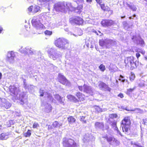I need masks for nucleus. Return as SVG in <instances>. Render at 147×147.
<instances>
[{
  "instance_id": "f257e3e1",
  "label": "nucleus",
  "mask_w": 147,
  "mask_h": 147,
  "mask_svg": "<svg viewBox=\"0 0 147 147\" xmlns=\"http://www.w3.org/2000/svg\"><path fill=\"white\" fill-rule=\"evenodd\" d=\"M55 46L61 49H65L69 46V41L62 37L59 38L55 40L54 42Z\"/></svg>"
},
{
  "instance_id": "f03ea898",
  "label": "nucleus",
  "mask_w": 147,
  "mask_h": 147,
  "mask_svg": "<svg viewBox=\"0 0 147 147\" xmlns=\"http://www.w3.org/2000/svg\"><path fill=\"white\" fill-rule=\"evenodd\" d=\"M75 96L71 94L67 96V98L71 101L76 103L79 102L83 101L86 99V96L84 94L79 92H76Z\"/></svg>"
},
{
  "instance_id": "7ed1b4c3",
  "label": "nucleus",
  "mask_w": 147,
  "mask_h": 147,
  "mask_svg": "<svg viewBox=\"0 0 147 147\" xmlns=\"http://www.w3.org/2000/svg\"><path fill=\"white\" fill-rule=\"evenodd\" d=\"M69 22L71 24L80 25L83 24L84 20L80 17L74 16L70 18L69 19Z\"/></svg>"
},
{
  "instance_id": "20e7f679",
  "label": "nucleus",
  "mask_w": 147,
  "mask_h": 147,
  "mask_svg": "<svg viewBox=\"0 0 147 147\" xmlns=\"http://www.w3.org/2000/svg\"><path fill=\"white\" fill-rule=\"evenodd\" d=\"M33 26L37 29H42L45 28V26L42 24L36 17H34L31 21Z\"/></svg>"
},
{
  "instance_id": "39448f33",
  "label": "nucleus",
  "mask_w": 147,
  "mask_h": 147,
  "mask_svg": "<svg viewBox=\"0 0 147 147\" xmlns=\"http://www.w3.org/2000/svg\"><path fill=\"white\" fill-rule=\"evenodd\" d=\"M131 40L137 45H140L141 47H143L145 45V42L140 36L136 37L134 34L131 38Z\"/></svg>"
},
{
  "instance_id": "423d86ee",
  "label": "nucleus",
  "mask_w": 147,
  "mask_h": 147,
  "mask_svg": "<svg viewBox=\"0 0 147 147\" xmlns=\"http://www.w3.org/2000/svg\"><path fill=\"white\" fill-rule=\"evenodd\" d=\"M58 80L60 83L63 85L67 86H69L70 85V82L64 75L61 74V73H59L58 74Z\"/></svg>"
},
{
  "instance_id": "0eeeda50",
  "label": "nucleus",
  "mask_w": 147,
  "mask_h": 147,
  "mask_svg": "<svg viewBox=\"0 0 147 147\" xmlns=\"http://www.w3.org/2000/svg\"><path fill=\"white\" fill-rule=\"evenodd\" d=\"M11 104L7 101L5 99L0 98V107L3 109H8L11 106Z\"/></svg>"
},
{
  "instance_id": "6e6552de",
  "label": "nucleus",
  "mask_w": 147,
  "mask_h": 147,
  "mask_svg": "<svg viewBox=\"0 0 147 147\" xmlns=\"http://www.w3.org/2000/svg\"><path fill=\"white\" fill-rule=\"evenodd\" d=\"M28 9L29 12L35 13L40 11V7L38 5H34L30 6Z\"/></svg>"
},
{
  "instance_id": "1a4fd4ad",
  "label": "nucleus",
  "mask_w": 147,
  "mask_h": 147,
  "mask_svg": "<svg viewBox=\"0 0 147 147\" xmlns=\"http://www.w3.org/2000/svg\"><path fill=\"white\" fill-rule=\"evenodd\" d=\"M128 117H125L122 121L121 125L123 126L122 129L123 132H127L128 131Z\"/></svg>"
},
{
  "instance_id": "9d476101",
  "label": "nucleus",
  "mask_w": 147,
  "mask_h": 147,
  "mask_svg": "<svg viewBox=\"0 0 147 147\" xmlns=\"http://www.w3.org/2000/svg\"><path fill=\"white\" fill-rule=\"evenodd\" d=\"M101 23L103 26L107 27L113 25L115 22L111 20L105 19L102 21Z\"/></svg>"
},
{
  "instance_id": "9b49d317",
  "label": "nucleus",
  "mask_w": 147,
  "mask_h": 147,
  "mask_svg": "<svg viewBox=\"0 0 147 147\" xmlns=\"http://www.w3.org/2000/svg\"><path fill=\"white\" fill-rule=\"evenodd\" d=\"M55 9L56 11L58 12L60 11L65 13L66 12L65 6L61 4H57L56 5L55 7Z\"/></svg>"
},
{
  "instance_id": "f8f14e48",
  "label": "nucleus",
  "mask_w": 147,
  "mask_h": 147,
  "mask_svg": "<svg viewBox=\"0 0 147 147\" xmlns=\"http://www.w3.org/2000/svg\"><path fill=\"white\" fill-rule=\"evenodd\" d=\"M100 6L101 9L104 11H107L109 13V14L110 15H112L113 14V11L112 10H111L109 6H105L104 4H100Z\"/></svg>"
},
{
  "instance_id": "ddd939ff",
  "label": "nucleus",
  "mask_w": 147,
  "mask_h": 147,
  "mask_svg": "<svg viewBox=\"0 0 147 147\" xmlns=\"http://www.w3.org/2000/svg\"><path fill=\"white\" fill-rule=\"evenodd\" d=\"M9 91L11 95L15 96L17 95V88L14 86H11L9 87Z\"/></svg>"
},
{
  "instance_id": "4468645a",
  "label": "nucleus",
  "mask_w": 147,
  "mask_h": 147,
  "mask_svg": "<svg viewBox=\"0 0 147 147\" xmlns=\"http://www.w3.org/2000/svg\"><path fill=\"white\" fill-rule=\"evenodd\" d=\"M83 92L86 93L88 94H90L92 92V90L90 87L86 84H84Z\"/></svg>"
},
{
  "instance_id": "2eb2a0df",
  "label": "nucleus",
  "mask_w": 147,
  "mask_h": 147,
  "mask_svg": "<svg viewBox=\"0 0 147 147\" xmlns=\"http://www.w3.org/2000/svg\"><path fill=\"white\" fill-rule=\"evenodd\" d=\"M55 98L60 103L62 104L64 103L65 100L64 98L61 97L59 94H56L55 95Z\"/></svg>"
},
{
  "instance_id": "dca6fc26",
  "label": "nucleus",
  "mask_w": 147,
  "mask_h": 147,
  "mask_svg": "<svg viewBox=\"0 0 147 147\" xmlns=\"http://www.w3.org/2000/svg\"><path fill=\"white\" fill-rule=\"evenodd\" d=\"M8 54L10 55L9 56H8L7 57V59L8 61H10L11 60H14V58L15 57V53L11 51Z\"/></svg>"
},
{
  "instance_id": "f3484780",
  "label": "nucleus",
  "mask_w": 147,
  "mask_h": 147,
  "mask_svg": "<svg viewBox=\"0 0 147 147\" xmlns=\"http://www.w3.org/2000/svg\"><path fill=\"white\" fill-rule=\"evenodd\" d=\"M98 86L101 89H106L109 88L108 85L102 81H100L98 84Z\"/></svg>"
},
{
  "instance_id": "a211bd4d",
  "label": "nucleus",
  "mask_w": 147,
  "mask_h": 147,
  "mask_svg": "<svg viewBox=\"0 0 147 147\" xmlns=\"http://www.w3.org/2000/svg\"><path fill=\"white\" fill-rule=\"evenodd\" d=\"M67 121L69 124H72L75 123L76 119L73 116H69L67 118Z\"/></svg>"
},
{
  "instance_id": "6ab92c4d",
  "label": "nucleus",
  "mask_w": 147,
  "mask_h": 147,
  "mask_svg": "<svg viewBox=\"0 0 147 147\" xmlns=\"http://www.w3.org/2000/svg\"><path fill=\"white\" fill-rule=\"evenodd\" d=\"M9 134L5 133H2L0 134V140H6L9 138Z\"/></svg>"
},
{
  "instance_id": "aec40b11",
  "label": "nucleus",
  "mask_w": 147,
  "mask_h": 147,
  "mask_svg": "<svg viewBox=\"0 0 147 147\" xmlns=\"http://www.w3.org/2000/svg\"><path fill=\"white\" fill-rule=\"evenodd\" d=\"M95 126L96 128L101 129L104 127V125L103 123L97 122L95 123Z\"/></svg>"
},
{
  "instance_id": "412c9836",
  "label": "nucleus",
  "mask_w": 147,
  "mask_h": 147,
  "mask_svg": "<svg viewBox=\"0 0 147 147\" xmlns=\"http://www.w3.org/2000/svg\"><path fill=\"white\" fill-rule=\"evenodd\" d=\"M52 107L51 105H49L47 106L45 108V110L46 112L49 113L51 111Z\"/></svg>"
},
{
  "instance_id": "4be33fe9",
  "label": "nucleus",
  "mask_w": 147,
  "mask_h": 147,
  "mask_svg": "<svg viewBox=\"0 0 147 147\" xmlns=\"http://www.w3.org/2000/svg\"><path fill=\"white\" fill-rule=\"evenodd\" d=\"M22 53L27 54L28 53H33L32 51L29 48H25L23 51H21Z\"/></svg>"
},
{
  "instance_id": "5701e85b",
  "label": "nucleus",
  "mask_w": 147,
  "mask_h": 147,
  "mask_svg": "<svg viewBox=\"0 0 147 147\" xmlns=\"http://www.w3.org/2000/svg\"><path fill=\"white\" fill-rule=\"evenodd\" d=\"M31 135V131L30 129H28L27 131L23 134L24 136L26 137H29Z\"/></svg>"
},
{
  "instance_id": "b1692460",
  "label": "nucleus",
  "mask_w": 147,
  "mask_h": 147,
  "mask_svg": "<svg viewBox=\"0 0 147 147\" xmlns=\"http://www.w3.org/2000/svg\"><path fill=\"white\" fill-rule=\"evenodd\" d=\"M129 62L131 65L130 69H133L136 67V64L133 60L130 61Z\"/></svg>"
},
{
  "instance_id": "393cba45",
  "label": "nucleus",
  "mask_w": 147,
  "mask_h": 147,
  "mask_svg": "<svg viewBox=\"0 0 147 147\" xmlns=\"http://www.w3.org/2000/svg\"><path fill=\"white\" fill-rule=\"evenodd\" d=\"M52 125L53 126V128H57V127H59L61 126V125L59 124V122L56 121L54 122L53 123Z\"/></svg>"
},
{
  "instance_id": "a878e982",
  "label": "nucleus",
  "mask_w": 147,
  "mask_h": 147,
  "mask_svg": "<svg viewBox=\"0 0 147 147\" xmlns=\"http://www.w3.org/2000/svg\"><path fill=\"white\" fill-rule=\"evenodd\" d=\"M109 116L110 118L113 119L114 118H117L118 115L116 113H112L109 114Z\"/></svg>"
},
{
  "instance_id": "bb28decb",
  "label": "nucleus",
  "mask_w": 147,
  "mask_h": 147,
  "mask_svg": "<svg viewBox=\"0 0 147 147\" xmlns=\"http://www.w3.org/2000/svg\"><path fill=\"white\" fill-rule=\"evenodd\" d=\"M99 45L101 47L103 46L106 44V42L103 39L99 40Z\"/></svg>"
},
{
  "instance_id": "cd10ccee",
  "label": "nucleus",
  "mask_w": 147,
  "mask_h": 147,
  "mask_svg": "<svg viewBox=\"0 0 147 147\" xmlns=\"http://www.w3.org/2000/svg\"><path fill=\"white\" fill-rule=\"evenodd\" d=\"M135 78V76L134 74V73H132V72H131V76L129 77L130 80L132 82L134 80Z\"/></svg>"
},
{
  "instance_id": "c85d7f7f",
  "label": "nucleus",
  "mask_w": 147,
  "mask_h": 147,
  "mask_svg": "<svg viewBox=\"0 0 147 147\" xmlns=\"http://www.w3.org/2000/svg\"><path fill=\"white\" fill-rule=\"evenodd\" d=\"M44 33L46 35L50 36L52 34V31L46 30L44 32Z\"/></svg>"
},
{
  "instance_id": "c756f323",
  "label": "nucleus",
  "mask_w": 147,
  "mask_h": 147,
  "mask_svg": "<svg viewBox=\"0 0 147 147\" xmlns=\"http://www.w3.org/2000/svg\"><path fill=\"white\" fill-rule=\"evenodd\" d=\"M99 68L100 70L102 72L104 71L105 70V66L102 64L100 65L99 67Z\"/></svg>"
},
{
  "instance_id": "7c9ffc66",
  "label": "nucleus",
  "mask_w": 147,
  "mask_h": 147,
  "mask_svg": "<svg viewBox=\"0 0 147 147\" xmlns=\"http://www.w3.org/2000/svg\"><path fill=\"white\" fill-rule=\"evenodd\" d=\"M105 138L107 139V141L109 142H111L112 141L114 138L112 137H108L107 136H106Z\"/></svg>"
},
{
  "instance_id": "2f4dec72",
  "label": "nucleus",
  "mask_w": 147,
  "mask_h": 147,
  "mask_svg": "<svg viewBox=\"0 0 147 147\" xmlns=\"http://www.w3.org/2000/svg\"><path fill=\"white\" fill-rule=\"evenodd\" d=\"M39 127V124L36 122H34L33 124L32 127L33 128L37 129Z\"/></svg>"
},
{
  "instance_id": "473e14b6",
  "label": "nucleus",
  "mask_w": 147,
  "mask_h": 147,
  "mask_svg": "<svg viewBox=\"0 0 147 147\" xmlns=\"http://www.w3.org/2000/svg\"><path fill=\"white\" fill-rule=\"evenodd\" d=\"M129 7L133 11H136L137 9L136 6L134 5H129Z\"/></svg>"
},
{
  "instance_id": "72a5a7b5",
  "label": "nucleus",
  "mask_w": 147,
  "mask_h": 147,
  "mask_svg": "<svg viewBox=\"0 0 147 147\" xmlns=\"http://www.w3.org/2000/svg\"><path fill=\"white\" fill-rule=\"evenodd\" d=\"M113 127H115L116 126V121H111L109 123Z\"/></svg>"
},
{
  "instance_id": "f704fd0d",
  "label": "nucleus",
  "mask_w": 147,
  "mask_h": 147,
  "mask_svg": "<svg viewBox=\"0 0 147 147\" xmlns=\"http://www.w3.org/2000/svg\"><path fill=\"white\" fill-rule=\"evenodd\" d=\"M85 116H82L81 117L80 121H82L84 123H86V121L85 119Z\"/></svg>"
},
{
  "instance_id": "c9c22d12",
  "label": "nucleus",
  "mask_w": 147,
  "mask_h": 147,
  "mask_svg": "<svg viewBox=\"0 0 147 147\" xmlns=\"http://www.w3.org/2000/svg\"><path fill=\"white\" fill-rule=\"evenodd\" d=\"M78 88L79 90L81 92L83 91L84 90V85L83 86H78Z\"/></svg>"
},
{
  "instance_id": "e433bc0d",
  "label": "nucleus",
  "mask_w": 147,
  "mask_h": 147,
  "mask_svg": "<svg viewBox=\"0 0 147 147\" xmlns=\"http://www.w3.org/2000/svg\"><path fill=\"white\" fill-rule=\"evenodd\" d=\"M136 15L135 14H134L133 16H130L129 17V19H136L137 18L136 17Z\"/></svg>"
},
{
  "instance_id": "4c0bfd02",
  "label": "nucleus",
  "mask_w": 147,
  "mask_h": 147,
  "mask_svg": "<svg viewBox=\"0 0 147 147\" xmlns=\"http://www.w3.org/2000/svg\"><path fill=\"white\" fill-rule=\"evenodd\" d=\"M47 97L48 98H49L50 99V100H51V99H52V101H53L54 100V99L53 97V96L51 95H49L47 96Z\"/></svg>"
},
{
  "instance_id": "58836bf2",
  "label": "nucleus",
  "mask_w": 147,
  "mask_h": 147,
  "mask_svg": "<svg viewBox=\"0 0 147 147\" xmlns=\"http://www.w3.org/2000/svg\"><path fill=\"white\" fill-rule=\"evenodd\" d=\"M53 128V126L52 125H48V130H51Z\"/></svg>"
},
{
  "instance_id": "ea45409f",
  "label": "nucleus",
  "mask_w": 147,
  "mask_h": 147,
  "mask_svg": "<svg viewBox=\"0 0 147 147\" xmlns=\"http://www.w3.org/2000/svg\"><path fill=\"white\" fill-rule=\"evenodd\" d=\"M143 121L144 124L147 125V118L143 119Z\"/></svg>"
},
{
  "instance_id": "a19ab883",
  "label": "nucleus",
  "mask_w": 147,
  "mask_h": 147,
  "mask_svg": "<svg viewBox=\"0 0 147 147\" xmlns=\"http://www.w3.org/2000/svg\"><path fill=\"white\" fill-rule=\"evenodd\" d=\"M50 57L52 58L54 60H55L57 58L53 54L51 55H50Z\"/></svg>"
},
{
  "instance_id": "79ce46f5",
  "label": "nucleus",
  "mask_w": 147,
  "mask_h": 147,
  "mask_svg": "<svg viewBox=\"0 0 147 147\" xmlns=\"http://www.w3.org/2000/svg\"><path fill=\"white\" fill-rule=\"evenodd\" d=\"M118 96L120 97L121 98H123V95L122 93H119L118 95Z\"/></svg>"
},
{
  "instance_id": "37998d69",
  "label": "nucleus",
  "mask_w": 147,
  "mask_h": 147,
  "mask_svg": "<svg viewBox=\"0 0 147 147\" xmlns=\"http://www.w3.org/2000/svg\"><path fill=\"white\" fill-rule=\"evenodd\" d=\"M97 3L100 5V3H102V0H95Z\"/></svg>"
},
{
  "instance_id": "c03bdc74",
  "label": "nucleus",
  "mask_w": 147,
  "mask_h": 147,
  "mask_svg": "<svg viewBox=\"0 0 147 147\" xmlns=\"http://www.w3.org/2000/svg\"><path fill=\"white\" fill-rule=\"evenodd\" d=\"M139 52L142 53V54L143 55H144V54H145V51L144 50H141Z\"/></svg>"
},
{
  "instance_id": "a18cd8bd",
  "label": "nucleus",
  "mask_w": 147,
  "mask_h": 147,
  "mask_svg": "<svg viewBox=\"0 0 147 147\" xmlns=\"http://www.w3.org/2000/svg\"><path fill=\"white\" fill-rule=\"evenodd\" d=\"M136 55L137 58H138L140 56V55L139 53H136Z\"/></svg>"
},
{
  "instance_id": "49530a36",
  "label": "nucleus",
  "mask_w": 147,
  "mask_h": 147,
  "mask_svg": "<svg viewBox=\"0 0 147 147\" xmlns=\"http://www.w3.org/2000/svg\"><path fill=\"white\" fill-rule=\"evenodd\" d=\"M40 2H43L47 1L48 0H37Z\"/></svg>"
},
{
  "instance_id": "de8ad7c7",
  "label": "nucleus",
  "mask_w": 147,
  "mask_h": 147,
  "mask_svg": "<svg viewBox=\"0 0 147 147\" xmlns=\"http://www.w3.org/2000/svg\"><path fill=\"white\" fill-rule=\"evenodd\" d=\"M138 109H135L134 110H129V111H136V112L138 110Z\"/></svg>"
},
{
  "instance_id": "09e8293b",
  "label": "nucleus",
  "mask_w": 147,
  "mask_h": 147,
  "mask_svg": "<svg viewBox=\"0 0 147 147\" xmlns=\"http://www.w3.org/2000/svg\"><path fill=\"white\" fill-rule=\"evenodd\" d=\"M44 95V93L42 92H40V96H43Z\"/></svg>"
},
{
  "instance_id": "8fccbe9b",
  "label": "nucleus",
  "mask_w": 147,
  "mask_h": 147,
  "mask_svg": "<svg viewBox=\"0 0 147 147\" xmlns=\"http://www.w3.org/2000/svg\"><path fill=\"white\" fill-rule=\"evenodd\" d=\"M92 0H86V1L88 3H91L92 2Z\"/></svg>"
},
{
  "instance_id": "3c124183",
  "label": "nucleus",
  "mask_w": 147,
  "mask_h": 147,
  "mask_svg": "<svg viewBox=\"0 0 147 147\" xmlns=\"http://www.w3.org/2000/svg\"><path fill=\"white\" fill-rule=\"evenodd\" d=\"M93 32L95 33L97 35H98V34L97 32L96 31V30H94V31H93Z\"/></svg>"
},
{
  "instance_id": "603ef678",
  "label": "nucleus",
  "mask_w": 147,
  "mask_h": 147,
  "mask_svg": "<svg viewBox=\"0 0 147 147\" xmlns=\"http://www.w3.org/2000/svg\"><path fill=\"white\" fill-rule=\"evenodd\" d=\"M3 28L1 27H0V33H1V32L3 30Z\"/></svg>"
},
{
  "instance_id": "864d4df0",
  "label": "nucleus",
  "mask_w": 147,
  "mask_h": 147,
  "mask_svg": "<svg viewBox=\"0 0 147 147\" xmlns=\"http://www.w3.org/2000/svg\"><path fill=\"white\" fill-rule=\"evenodd\" d=\"M134 89H129V92H132L134 90Z\"/></svg>"
},
{
  "instance_id": "5fc2aeb1",
  "label": "nucleus",
  "mask_w": 147,
  "mask_h": 147,
  "mask_svg": "<svg viewBox=\"0 0 147 147\" xmlns=\"http://www.w3.org/2000/svg\"><path fill=\"white\" fill-rule=\"evenodd\" d=\"M2 76V74L0 72V79H1Z\"/></svg>"
},
{
  "instance_id": "6e6d98bb",
  "label": "nucleus",
  "mask_w": 147,
  "mask_h": 147,
  "mask_svg": "<svg viewBox=\"0 0 147 147\" xmlns=\"http://www.w3.org/2000/svg\"><path fill=\"white\" fill-rule=\"evenodd\" d=\"M133 58V57H129V60L130 59H132Z\"/></svg>"
},
{
  "instance_id": "4d7b16f0",
  "label": "nucleus",
  "mask_w": 147,
  "mask_h": 147,
  "mask_svg": "<svg viewBox=\"0 0 147 147\" xmlns=\"http://www.w3.org/2000/svg\"><path fill=\"white\" fill-rule=\"evenodd\" d=\"M125 17V16H121V18H124Z\"/></svg>"
},
{
  "instance_id": "13d9d810",
  "label": "nucleus",
  "mask_w": 147,
  "mask_h": 147,
  "mask_svg": "<svg viewBox=\"0 0 147 147\" xmlns=\"http://www.w3.org/2000/svg\"><path fill=\"white\" fill-rule=\"evenodd\" d=\"M73 145H74L75 146L76 145V143H73Z\"/></svg>"
},
{
  "instance_id": "bf43d9fd",
  "label": "nucleus",
  "mask_w": 147,
  "mask_h": 147,
  "mask_svg": "<svg viewBox=\"0 0 147 147\" xmlns=\"http://www.w3.org/2000/svg\"><path fill=\"white\" fill-rule=\"evenodd\" d=\"M98 32H99V33H101V32H100V31H98Z\"/></svg>"
},
{
  "instance_id": "052dcab7",
  "label": "nucleus",
  "mask_w": 147,
  "mask_h": 147,
  "mask_svg": "<svg viewBox=\"0 0 147 147\" xmlns=\"http://www.w3.org/2000/svg\"><path fill=\"white\" fill-rule=\"evenodd\" d=\"M2 127V125L0 124V127Z\"/></svg>"
},
{
  "instance_id": "680f3d73",
  "label": "nucleus",
  "mask_w": 147,
  "mask_h": 147,
  "mask_svg": "<svg viewBox=\"0 0 147 147\" xmlns=\"http://www.w3.org/2000/svg\"><path fill=\"white\" fill-rule=\"evenodd\" d=\"M144 84H142V86H144Z\"/></svg>"
},
{
  "instance_id": "e2e57ef3",
  "label": "nucleus",
  "mask_w": 147,
  "mask_h": 147,
  "mask_svg": "<svg viewBox=\"0 0 147 147\" xmlns=\"http://www.w3.org/2000/svg\"><path fill=\"white\" fill-rule=\"evenodd\" d=\"M21 102H23V101H22V100H21Z\"/></svg>"
},
{
  "instance_id": "0e129e2a",
  "label": "nucleus",
  "mask_w": 147,
  "mask_h": 147,
  "mask_svg": "<svg viewBox=\"0 0 147 147\" xmlns=\"http://www.w3.org/2000/svg\"><path fill=\"white\" fill-rule=\"evenodd\" d=\"M129 125L130 124V122L129 121Z\"/></svg>"
}]
</instances>
